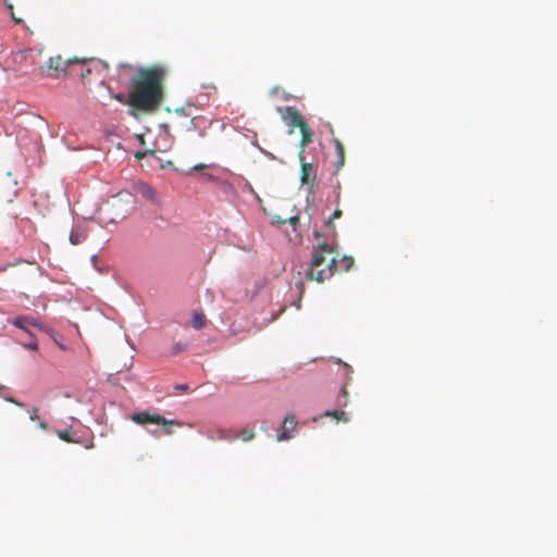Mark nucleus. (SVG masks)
<instances>
[{
  "label": "nucleus",
  "instance_id": "1",
  "mask_svg": "<svg viewBox=\"0 0 557 557\" xmlns=\"http://www.w3.org/2000/svg\"><path fill=\"white\" fill-rule=\"evenodd\" d=\"M168 67L153 64L139 67L132 76L129 86V111L132 116L139 113L157 112L165 98Z\"/></svg>",
  "mask_w": 557,
  "mask_h": 557
},
{
  "label": "nucleus",
  "instance_id": "2",
  "mask_svg": "<svg viewBox=\"0 0 557 557\" xmlns=\"http://www.w3.org/2000/svg\"><path fill=\"white\" fill-rule=\"evenodd\" d=\"M337 257L338 253L332 244L319 243L312 250L306 277L318 283L330 280L337 272Z\"/></svg>",
  "mask_w": 557,
  "mask_h": 557
},
{
  "label": "nucleus",
  "instance_id": "3",
  "mask_svg": "<svg viewBox=\"0 0 557 557\" xmlns=\"http://www.w3.org/2000/svg\"><path fill=\"white\" fill-rule=\"evenodd\" d=\"M84 63L77 58L62 59L61 55L50 57L46 65L40 66V73L44 76L59 77L61 73H66V70L72 64Z\"/></svg>",
  "mask_w": 557,
  "mask_h": 557
},
{
  "label": "nucleus",
  "instance_id": "4",
  "mask_svg": "<svg viewBox=\"0 0 557 557\" xmlns=\"http://www.w3.org/2000/svg\"><path fill=\"white\" fill-rule=\"evenodd\" d=\"M132 420L138 424L154 423L162 425L166 435L173 434V430L171 429L173 425L182 426V423L177 420H168L160 414H152L147 411L134 413Z\"/></svg>",
  "mask_w": 557,
  "mask_h": 557
},
{
  "label": "nucleus",
  "instance_id": "5",
  "mask_svg": "<svg viewBox=\"0 0 557 557\" xmlns=\"http://www.w3.org/2000/svg\"><path fill=\"white\" fill-rule=\"evenodd\" d=\"M281 113H282V117L285 120V121H288L289 124L292 125V127H297V128H301L302 125H306L308 124L307 122H305L300 115V113L298 112V110L294 107H286L284 109V111L278 108L277 109Z\"/></svg>",
  "mask_w": 557,
  "mask_h": 557
},
{
  "label": "nucleus",
  "instance_id": "6",
  "mask_svg": "<svg viewBox=\"0 0 557 557\" xmlns=\"http://www.w3.org/2000/svg\"><path fill=\"white\" fill-rule=\"evenodd\" d=\"M14 326L23 330L24 332H26L29 336H32V332H30V327H37L39 330H41V325L39 324V322L35 319V318H32V317H27V315H20V317H16L14 318L13 320L10 321Z\"/></svg>",
  "mask_w": 557,
  "mask_h": 557
},
{
  "label": "nucleus",
  "instance_id": "7",
  "mask_svg": "<svg viewBox=\"0 0 557 557\" xmlns=\"http://www.w3.org/2000/svg\"><path fill=\"white\" fill-rule=\"evenodd\" d=\"M296 426V418L294 414H287L283 421L282 430L277 434V441H286L293 437L292 431Z\"/></svg>",
  "mask_w": 557,
  "mask_h": 557
},
{
  "label": "nucleus",
  "instance_id": "8",
  "mask_svg": "<svg viewBox=\"0 0 557 557\" xmlns=\"http://www.w3.org/2000/svg\"><path fill=\"white\" fill-rule=\"evenodd\" d=\"M135 190L138 195H140L143 198L147 199V200H150L152 202H157L158 201V194L157 191L154 190L153 187H151L150 185L146 184V183H138L135 185Z\"/></svg>",
  "mask_w": 557,
  "mask_h": 557
},
{
  "label": "nucleus",
  "instance_id": "9",
  "mask_svg": "<svg viewBox=\"0 0 557 557\" xmlns=\"http://www.w3.org/2000/svg\"><path fill=\"white\" fill-rule=\"evenodd\" d=\"M300 133H301V139H300L301 149L299 152V157L302 160V153L305 151L306 146H308L310 143H312V132H311L309 125L306 124V125H302V127L300 128Z\"/></svg>",
  "mask_w": 557,
  "mask_h": 557
},
{
  "label": "nucleus",
  "instance_id": "10",
  "mask_svg": "<svg viewBox=\"0 0 557 557\" xmlns=\"http://www.w3.org/2000/svg\"><path fill=\"white\" fill-rule=\"evenodd\" d=\"M333 143H334L335 150H336V156H337V160L335 162V166H336L337 170H339L344 165V163H345V149H344V146H343V144L341 143V140L338 138H334Z\"/></svg>",
  "mask_w": 557,
  "mask_h": 557
},
{
  "label": "nucleus",
  "instance_id": "11",
  "mask_svg": "<svg viewBox=\"0 0 557 557\" xmlns=\"http://www.w3.org/2000/svg\"><path fill=\"white\" fill-rule=\"evenodd\" d=\"M87 238V233L86 231L82 230V228H74L72 230L71 234H70V242L72 245H79L82 243H84Z\"/></svg>",
  "mask_w": 557,
  "mask_h": 557
},
{
  "label": "nucleus",
  "instance_id": "12",
  "mask_svg": "<svg viewBox=\"0 0 557 557\" xmlns=\"http://www.w3.org/2000/svg\"><path fill=\"white\" fill-rule=\"evenodd\" d=\"M312 164L311 163H306V162H302L301 163V176H300V181H301V184L302 185H306V184H309L310 181H311V174H312Z\"/></svg>",
  "mask_w": 557,
  "mask_h": 557
},
{
  "label": "nucleus",
  "instance_id": "13",
  "mask_svg": "<svg viewBox=\"0 0 557 557\" xmlns=\"http://www.w3.org/2000/svg\"><path fill=\"white\" fill-rule=\"evenodd\" d=\"M206 323H207V319H206V315L203 314V312H195L193 314L191 326L195 330H201L202 327H205Z\"/></svg>",
  "mask_w": 557,
  "mask_h": 557
},
{
  "label": "nucleus",
  "instance_id": "14",
  "mask_svg": "<svg viewBox=\"0 0 557 557\" xmlns=\"http://www.w3.org/2000/svg\"><path fill=\"white\" fill-rule=\"evenodd\" d=\"M325 416L326 417L335 418L336 420H342L344 422H348L349 421V419L346 417L345 411H343V410H327L325 412Z\"/></svg>",
  "mask_w": 557,
  "mask_h": 557
},
{
  "label": "nucleus",
  "instance_id": "15",
  "mask_svg": "<svg viewBox=\"0 0 557 557\" xmlns=\"http://www.w3.org/2000/svg\"><path fill=\"white\" fill-rule=\"evenodd\" d=\"M113 98L119 102L129 107V86L127 87V94H116Z\"/></svg>",
  "mask_w": 557,
  "mask_h": 557
},
{
  "label": "nucleus",
  "instance_id": "16",
  "mask_svg": "<svg viewBox=\"0 0 557 557\" xmlns=\"http://www.w3.org/2000/svg\"><path fill=\"white\" fill-rule=\"evenodd\" d=\"M244 442H248L255 437V431L252 429H245L240 431L238 435Z\"/></svg>",
  "mask_w": 557,
  "mask_h": 557
},
{
  "label": "nucleus",
  "instance_id": "17",
  "mask_svg": "<svg viewBox=\"0 0 557 557\" xmlns=\"http://www.w3.org/2000/svg\"><path fill=\"white\" fill-rule=\"evenodd\" d=\"M57 435L60 440L66 442V443H75L76 441H74L70 434V431L69 430H62V431H58L57 432Z\"/></svg>",
  "mask_w": 557,
  "mask_h": 557
},
{
  "label": "nucleus",
  "instance_id": "18",
  "mask_svg": "<svg viewBox=\"0 0 557 557\" xmlns=\"http://www.w3.org/2000/svg\"><path fill=\"white\" fill-rule=\"evenodd\" d=\"M347 401H348V392H347L346 387H343L341 389V394H339V398L337 400V405L342 406V407H345V406H347Z\"/></svg>",
  "mask_w": 557,
  "mask_h": 557
},
{
  "label": "nucleus",
  "instance_id": "19",
  "mask_svg": "<svg viewBox=\"0 0 557 557\" xmlns=\"http://www.w3.org/2000/svg\"><path fill=\"white\" fill-rule=\"evenodd\" d=\"M343 215V211L341 209H336L332 216L326 221V226L327 227H331V228H334V225H333V221L336 220V219H339L341 216Z\"/></svg>",
  "mask_w": 557,
  "mask_h": 557
},
{
  "label": "nucleus",
  "instance_id": "20",
  "mask_svg": "<svg viewBox=\"0 0 557 557\" xmlns=\"http://www.w3.org/2000/svg\"><path fill=\"white\" fill-rule=\"evenodd\" d=\"M341 264L343 265V270L344 271H348L350 270V268L352 267L354 264V259L351 257H343L341 260H339Z\"/></svg>",
  "mask_w": 557,
  "mask_h": 557
},
{
  "label": "nucleus",
  "instance_id": "21",
  "mask_svg": "<svg viewBox=\"0 0 557 557\" xmlns=\"http://www.w3.org/2000/svg\"><path fill=\"white\" fill-rule=\"evenodd\" d=\"M216 436H210L212 440H230L231 436L228 435L227 431L219 429L216 430Z\"/></svg>",
  "mask_w": 557,
  "mask_h": 557
},
{
  "label": "nucleus",
  "instance_id": "22",
  "mask_svg": "<svg viewBox=\"0 0 557 557\" xmlns=\"http://www.w3.org/2000/svg\"><path fill=\"white\" fill-rule=\"evenodd\" d=\"M187 349V345L186 344H183V343H175L173 346H172V354L173 355H177L184 350Z\"/></svg>",
  "mask_w": 557,
  "mask_h": 557
},
{
  "label": "nucleus",
  "instance_id": "23",
  "mask_svg": "<svg viewBox=\"0 0 557 557\" xmlns=\"http://www.w3.org/2000/svg\"><path fill=\"white\" fill-rule=\"evenodd\" d=\"M24 346L28 349H32V350H37L38 349V343L36 341V338L32 335L30 336V341L28 343H25Z\"/></svg>",
  "mask_w": 557,
  "mask_h": 557
},
{
  "label": "nucleus",
  "instance_id": "24",
  "mask_svg": "<svg viewBox=\"0 0 557 557\" xmlns=\"http://www.w3.org/2000/svg\"><path fill=\"white\" fill-rule=\"evenodd\" d=\"M156 150H146V151H137L135 153V158L138 159V160H141L144 159L147 154H154Z\"/></svg>",
  "mask_w": 557,
  "mask_h": 557
},
{
  "label": "nucleus",
  "instance_id": "25",
  "mask_svg": "<svg viewBox=\"0 0 557 557\" xmlns=\"http://www.w3.org/2000/svg\"><path fill=\"white\" fill-rule=\"evenodd\" d=\"M38 412H39L38 407H33L29 410V419L33 420V421L38 420L39 419Z\"/></svg>",
  "mask_w": 557,
  "mask_h": 557
},
{
  "label": "nucleus",
  "instance_id": "26",
  "mask_svg": "<svg viewBox=\"0 0 557 557\" xmlns=\"http://www.w3.org/2000/svg\"><path fill=\"white\" fill-rule=\"evenodd\" d=\"M174 389L177 391V392H187L188 391V385L187 384H176L174 386Z\"/></svg>",
  "mask_w": 557,
  "mask_h": 557
},
{
  "label": "nucleus",
  "instance_id": "27",
  "mask_svg": "<svg viewBox=\"0 0 557 557\" xmlns=\"http://www.w3.org/2000/svg\"><path fill=\"white\" fill-rule=\"evenodd\" d=\"M90 74H91V69L90 67H83L82 69L81 76L83 78H86Z\"/></svg>",
  "mask_w": 557,
  "mask_h": 557
},
{
  "label": "nucleus",
  "instance_id": "28",
  "mask_svg": "<svg viewBox=\"0 0 557 557\" xmlns=\"http://www.w3.org/2000/svg\"><path fill=\"white\" fill-rule=\"evenodd\" d=\"M8 401L12 403V404H15L16 406L18 407H24V404L17 401L16 399H14L13 397H8L7 398Z\"/></svg>",
  "mask_w": 557,
  "mask_h": 557
},
{
  "label": "nucleus",
  "instance_id": "29",
  "mask_svg": "<svg viewBox=\"0 0 557 557\" xmlns=\"http://www.w3.org/2000/svg\"><path fill=\"white\" fill-rule=\"evenodd\" d=\"M297 288L299 290V296L301 297L304 294V283L301 281L297 283Z\"/></svg>",
  "mask_w": 557,
  "mask_h": 557
},
{
  "label": "nucleus",
  "instance_id": "30",
  "mask_svg": "<svg viewBox=\"0 0 557 557\" xmlns=\"http://www.w3.org/2000/svg\"><path fill=\"white\" fill-rule=\"evenodd\" d=\"M38 428H39L40 430L46 431V430L48 429V424H47V422H45V421H39V423H38Z\"/></svg>",
  "mask_w": 557,
  "mask_h": 557
},
{
  "label": "nucleus",
  "instance_id": "31",
  "mask_svg": "<svg viewBox=\"0 0 557 557\" xmlns=\"http://www.w3.org/2000/svg\"><path fill=\"white\" fill-rule=\"evenodd\" d=\"M299 221V216H292L289 218L288 222L292 224V225H296V223Z\"/></svg>",
  "mask_w": 557,
  "mask_h": 557
},
{
  "label": "nucleus",
  "instance_id": "32",
  "mask_svg": "<svg viewBox=\"0 0 557 557\" xmlns=\"http://www.w3.org/2000/svg\"><path fill=\"white\" fill-rule=\"evenodd\" d=\"M205 168H206V165H205V164H198V165H195V166H194V169H195V170H202V169H205Z\"/></svg>",
  "mask_w": 557,
  "mask_h": 557
},
{
  "label": "nucleus",
  "instance_id": "33",
  "mask_svg": "<svg viewBox=\"0 0 557 557\" xmlns=\"http://www.w3.org/2000/svg\"><path fill=\"white\" fill-rule=\"evenodd\" d=\"M11 16H12V20H14L16 23L22 22V20H21V18L15 17V15H14V13H13V12L11 13Z\"/></svg>",
  "mask_w": 557,
  "mask_h": 557
},
{
  "label": "nucleus",
  "instance_id": "34",
  "mask_svg": "<svg viewBox=\"0 0 557 557\" xmlns=\"http://www.w3.org/2000/svg\"><path fill=\"white\" fill-rule=\"evenodd\" d=\"M278 89H280V87H274V88L271 90V94H272V95H276V94H278Z\"/></svg>",
  "mask_w": 557,
  "mask_h": 557
},
{
  "label": "nucleus",
  "instance_id": "35",
  "mask_svg": "<svg viewBox=\"0 0 557 557\" xmlns=\"http://www.w3.org/2000/svg\"><path fill=\"white\" fill-rule=\"evenodd\" d=\"M314 237H315L317 239H319V238H320V234H319L318 232H314Z\"/></svg>",
  "mask_w": 557,
  "mask_h": 557
}]
</instances>
